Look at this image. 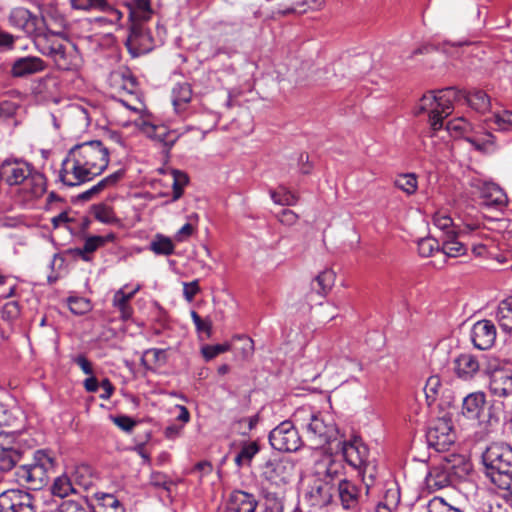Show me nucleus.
<instances>
[{
  "mask_svg": "<svg viewBox=\"0 0 512 512\" xmlns=\"http://www.w3.org/2000/svg\"><path fill=\"white\" fill-rule=\"evenodd\" d=\"M109 161V150L101 141L76 144L63 160L59 178L67 186L80 185L101 175Z\"/></svg>",
  "mask_w": 512,
  "mask_h": 512,
  "instance_id": "1",
  "label": "nucleus"
},
{
  "mask_svg": "<svg viewBox=\"0 0 512 512\" xmlns=\"http://www.w3.org/2000/svg\"><path fill=\"white\" fill-rule=\"evenodd\" d=\"M38 51L49 57L61 71H77L82 65L81 55L75 45L59 33L47 31L36 40Z\"/></svg>",
  "mask_w": 512,
  "mask_h": 512,
  "instance_id": "2",
  "label": "nucleus"
},
{
  "mask_svg": "<svg viewBox=\"0 0 512 512\" xmlns=\"http://www.w3.org/2000/svg\"><path fill=\"white\" fill-rule=\"evenodd\" d=\"M482 463L491 482L512 497V447L503 443L490 444L482 453Z\"/></svg>",
  "mask_w": 512,
  "mask_h": 512,
  "instance_id": "3",
  "label": "nucleus"
},
{
  "mask_svg": "<svg viewBox=\"0 0 512 512\" xmlns=\"http://www.w3.org/2000/svg\"><path fill=\"white\" fill-rule=\"evenodd\" d=\"M0 179L9 186L24 184L30 198L41 197L46 192V177L21 159H6L0 167Z\"/></svg>",
  "mask_w": 512,
  "mask_h": 512,
  "instance_id": "4",
  "label": "nucleus"
},
{
  "mask_svg": "<svg viewBox=\"0 0 512 512\" xmlns=\"http://www.w3.org/2000/svg\"><path fill=\"white\" fill-rule=\"evenodd\" d=\"M294 419L305 429L307 441L313 449L323 448L337 441L339 431L334 422L321 413H314L309 407L296 410Z\"/></svg>",
  "mask_w": 512,
  "mask_h": 512,
  "instance_id": "5",
  "label": "nucleus"
},
{
  "mask_svg": "<svg viewBox=\"0 0 512 512\" xmlns=\"http://www.w3.org/2000/svg\"><path fill=\"white\" fill-rule=\"evenodd\" d=\"M55 466V458L50 451L40 449L34 452L30 464L17 467V482L29 490H40L48 484L49 472Z\"/></svg>",
  "mask_w": 512,
  "mask_h": 512,
  "instance_id": "6",
  "label": "nucleus"
},
{
  "mask_svg": "<svg viewBox=\"0 0 512 512\" xmlns=\"http://www.w3.org/2000/svg\"><path fill=\"white\" fill-rule=\"evenodd\" d=\"M447 88L437 91L436 93L430 92L421 98L416 114L428 110L429 124H430V137H437L440 130H448V124L444 125V119L448 117L446 108L448 107V97L446 95Z\"/></svg>",
  "mask_w": 512,
  "mask_h": 512,
  "instance_id": "7",
  "label": "nucleus"
},
{
  "mask_svg": "<svg viewBox=\"0 0 512 512\" xmlns=\"http://www.w3.org/2000/svg\"><path fill=\"white\" fill-rule=\"evenodd\" d=\"M345 461L364 475L371 469L375 470V464L369 461V449L360 437L354 436L350 440H339L336 444Z\"/></svg>",
  "mask_w": 512,
  "mask_h": 512,
  "instance_id": "8",
  "label": "nucleus"
},
{
  "mask_svg": "<svg viewBox=\"0 0 512 512\" xmlns=\"http://www.w3.org/2000/svg\"><path fill=\"white\" fill-rule=\"evenodd\" d=\"M271 446L282 452H295L302 446L303 442L298 430L291 421H283L269 434Z\"/></svg>",
  "mask_w": 512,
  "mask_h": 512,
  "instance_id": "9",
  "label": "nucleus"
},
{
  "mask_svg": "<svg viewBox=\"0 0 512 512\" xmlns=\"http://www.w3.org/2000/svg\"><path fill=\"white\" fill-rule=\"evenodd\" d=\"M9 23L16 29L23 31L26 35L34 38V43L40 35H45L43 30L44 19L31 13L24 7L12 9L9 15Z\"/></svg>",
  "mask_w": 512,
  "mask_h": 512,
  "instance_id": "10",
  "label": "nucleus"
},
{
  "mask_svg": "<svg viewBox=\"0 0 512 512\" xmlns=\"http://www.w3.org/2000/svg\"><path fill=\"white\" fill-rule=\"evenodd\" d=\"M473 127L464 118L458 117L450 120V137L463 138L479 151H488L495 144V136L487 132L484 139L472 135Z\"/></svg>",
  "mask_w": 512,
  "mask_h": 512,
  "instance_id": "11",
  "label": "nucleus"
},
{
  "mask_svg": "<svg viewBox=\"0 0 512 512\" xmlns=\"http://www.w3.org/2000/svg\"><path fill=\"white\" fill-rule=\"evenodd\" d=\"M0 512H36L34 497L22 489H8L0 493Z\"/></svg>",
  "mask_w": 512,
  "mask_h": 512,
  "instance_id": "12",
  "label": "nucleus"
},
{
  "mask_svg": "<svg viewBox=\"0 0 512 512\" xmlns=\"http://www.w3.org/2000/svg\"><path fill=\"white\" fill-rule=\"evenodd\" d=\"M295 466L288 459H269L262 467L261 476L271 485L282 486L290 482Z\"/></svg>",
  "mask_w": 512,
  "mask_h": 512,
  "instance_id": "13",
  "label": "nucleus"
},
{
  "mask_svg": "<svg viewBox=\"0 0 512 512\" xmlns=\"http://www.w3.org/2000/svg\"><path fill=\"white\" fill-rule=\"evenodd\" d=\"M440 412L433 426L427 431V442L437 452L448 451V413L443 405L439 404Z\"/></svg>",
  "mask_w": 512,
  "mask_h": 512,
  "instance_id": "14",
  "label": "nucleus"
},
{
  "mask_svg": "<svg viewBox=\"0 0 512 512\" xmlns=\"http://www.w3.org/2000/svg\"><path fill=\"white\" fill-rule=\"evenodd\" d=\"M129 31L125 45L132 57H138L152 50V37L141 23L131 24Z\"/></svg>",
  "mask_w": 512,
  "mask_h": 512,
  "instance_id": "15",
  "label": "nucleus"
},
{
  "mask_svg": "<svg viewBox=\"0 0 512 512\" xmlns=\"http://www.w3.org/2000/svg\"><path fill=\"white\" fill-rule=\"evenodd\" d=\"M497 330L495 324L488 319H482L473 324L470 338L473 346L479 350L490 349L496 341Z\"/></svg>",
  "mask_w": 512,
  "mask_h": 512,
  "instance_id": "16",
  "label": "nucleus"
},
{
  "mask_svg": "<svg viewBox=\"0 0 512 512\" xmlns=\"http://www.w3.org/2000/svg\"><path fill=\"white\" fill-rule=\"evenodd\" d=\"M454 443L450 440V486L455 482L468 479L472 472V463L467 450L457 453L452 449Z\"/></svg>",
  "mask_w": 512,
  "mask_h": 512,
  "instance_id": "17",
  "label": "nucleus"
},
{
  "mask_svg": "<svg viewBox=\"0 0 512 512\" xmlns=\"http://www.w3.org/2000/svg\"><path fill=\"white\" fill-rule=\"evenodd\" d=\"M489 392L501 399L512 397V370L496 367L490 372Z\"/></svg>",
  "mask_w": 512,
  "mask_h": 512,
  "instance_id": "18",
  "label": "nucleus"
},
{
  "mask_svg": "<svg viewBox=\"0 0 512 512\" xmlns=\"http://www.w3.org/2000/svg\"><path fill=\"white\" fill-rule=\"evenodd\" d=\"M71 7L82 11H100L108 14L111 25L120 24L123 13L112 6L107 0H70Z\"/></svg>",
  "mask_w": 512,
  "mask_h": 512,
  "instance_id": "19",
  "label": "nucleus"
},
{
  "mask_svg": "<svg viewBox=\"0 0 512 512\" xmlns=\"http://www.w3.org/2000/svg\"><path fill=\"white\" fill-rule=\"evenodd\" d=\"M450 98L459 101L463 100L472 109L481 114L486 113L491 108L490 97L483 90H475L467 93L454 87H450Z\"/></svg>",
  "mask_w": 512,
  "mask_h": 512,
  "instance_id": "20",
  "label": "nucleus"
},
{
  "mask_svg": "<svg viewBox=\"0 0 512 512\" xmlns=\"http://www.w3.org/2000/svg\"><path fill=\"white\" fill-rule=\"evenodd\" d=\"M48 65L37 56H25L17 58L11 66V74L16 78H23L46 70Z\"/></svg>",
  "mask_w": 512,
  "mask_h": 512,
  "instance_id": "21",
  "label": "nucleus"
},
{
  "mask_svg": "<svg viewBox=\"0 0 512 512\" xmlns=\"http://www.w3.org/2000/svg\"><path fill=\"white\" fill-rule=\"evenodd\" d=\"M486 404V395L482 391L472 392L462 400L461 413L467 419L477 420Z\"/></svg>",
  "mask_w": 512,
  "mask_h": 512,
  "instance_id": "22",
  "label": "nucleus"
},
{
  "mask_svg": "<svg viewBox=\"0 0 512 512\" xmlns=\"http://www.w3.org/2000/svg\"><path fill=\"white\" fill-rule=\"evenodd\" d=\"M482 205L501 209L507 205L506 193L495 183H484L481 188Z\"/></svg>",
  "mask_w": 512,
  "mask_h": 512,
  "instance_id": "23",
  "label": "nucleus"
},
{
  "mask_svg": "<svg viewBox=\"0 0 512 512\" xmlns=\"http://www.w3.org/2000/svg\"><path fill=\"white\" fill-rule=\"evenodd\" d=\"M338 496L344 509L352 511L357 510L360 490L353 482L347 479L340 480L338 483Z\"/></svg>",
  "mask_w": 512,
  "mask_h": 512,
  "instance_id": "24",
  "label": "nucleus"
},
{
  "mask_svg": "<svg viewBox=\"0 0 512 512\" xmlns=\"http://www.w3.org/2000/svg\"><path fill=\"white\" fill-rule=\"evenodd\" d=\"M141 289L140 285H137L131 292L126 293L124 288L117 290L112 299V305L120 313V318L123 321H127L133 316V308L130 305V301L133 299L135 294Z\"/></svg>",
  "mask_w": 512,
  "mask_h": 512,
  "instance_id": "25",
  "label": "nucleus"
},
{
  "mask_svg": "<svg viewBox=\"0 0 512 512\" xmlns=\"http://www.w3.org/2000/svg\"><path fill=\"white\" fill-rule=\"evenodd\" d=\"M257 500L253 494L235 490L229 497V510L232 512H255Z\"/></svg>",
  "mask_w": 512,
  "mask_h": 512,
  "instance_id": "26",
  "label": "nucleus"
},
{
  "mask_svg": "<svg viewBox=\"0 0 512 512\" xmlns=\"http://www.w3.org/2000/svg\"><path fill=\"white\" fill-rule=\"evenodd\" d=\"M479 367L478 359L472 354H461L454 360L455 374L464 380L473 378Z\"/></svg>",
  "mask_w": 512,
  "mask_h": 512,
  "instance_id": "27",
  "label": "nucleus"
},
{
  "mask_svg": "<svg viewBox=\"0 0 512 512\" xmlns=\"http://www.w3.org/2000/svg\"><path fill=\"white\" fill-rule=\"evenodd\" d=\"M125 175V171L123 169H119L116 172L106 176L101 179L97 184L93 185L90 189L79 195L81 200H90L94 195L99 194L100 192L115 187Z\"/></svg>",
  "mask_w": 512,
  "mask_h": 512,
  "instance_id": "28",
  "label": "nucleus"
},
{
  "mask_svg": "<svg viewBox=\"0 0 512 512\" xmlns=\"http://www.w3.org/2000/svg\"><path fill=\"white\" fill-rule=\"evenodd\" d=\"M192 88L189 83H177L172 89V103L176 113H184L192 99Z\"/></svg>",
  "mask_w": 512,
  "mask_h": 512,
  "instance_id": "29",
  "label": "nucleus"
},
{
  "mask_svg": "<svg viewBox=\"0 0 512 512\" xmlns=\"http://www.w3.org/2000/svg\"><path fill=\"white\" fill-rule=\"evenodd\" d=\"M131 24L147 21L151 14V0H132L126 4Z\"/></svg>",
  "mask_w": 512,
  "mask_h": 512,
  "instance_id": "30",
  "label": "nucleus"
},
{
  "mask_svg": "<svg viewBox=\"0 0 512 512\" xmlns=\"http://www.w3.org/2000/svg\"><path fill=\"white\" fill-rule=\"evenodd\" d=\"M495 318L503 332H512V296L499 302Z\"/></svg>",
  "mask_w": 512,
  "mask_h": 512,
  "instance_id": "31",
  "label": "nucleus"
},
{
  "mask_svg": "<svg viewBox=\"0 0 512 512\" xmlns=\"http://www.w3.org/2000/svg\"><path fill=\"white\" fill-rule=\"evenodd\" d=\"M260 451V445L257 441H245L241 444L240 451L235 457V463L238 467L250 465L254 456Z\"/></svg>",
  "mask_w": 512,
  "mask_h": 512,
  "instance_id": "32",
  "label": "nucleus"
},
{
  "mask_svg": "<svg viewBox=\"0 0 512 512\" xmlns=\"http://www.w3.org/2000/svg\"><path fill=\"white\" fill-rule=\"evenodd\" d=\"M335 273L330 269L320 272L312 282V289L319 295H326L334 285Z\"/></svg>",
  "mask_w": 512,
  "mask_h": 512,
  "instance_id": "33",
  "label": "nucleus"
},
{
  "mask_svg": "<svg viewBox=\"0 0 512 512\" xmlns=\"http://www.w3.org/2000/svg\"><path fill=\"white\" fill-rule=\"evenodd\" d=\"M51 492L54 496L60 498L67 497L72 493H78L72 479L67 475H61L54 480L51 486Z\"/></svg>",
  "mask_w": 512,
  "mask_h": 512,
  "instance_id": "34",
  "label": "nucleus"
},
{
  "mask_svg": "<svg viewBox=\"0 0 512 512\" xmlns=\"http://www.w3.org/2000/svg\"><path fill=\"white\" fill-rule=\"evenodd\" d=\"M94 497L103 512H125L124 506L113 494L97 492Z\"/></svg>",
  "mask_w": 512,
  "mask_h": 512,
  "instance_id": "35",
  "label": "nucleus"
},
{
  "mask_svg": "<svg viewBox=\"0 0 512 512\" xmlns=\"http://www.w3.org/2000/svg\"><path fill=\"white\" fill-rule=\"evenodd\" d=\"M149 249L156 255L170 256L175 251L172 240L162 234H156L151 241Z\"/></svg>",
  "mask_w": 512,
  "mask_h": 512,
  "instance_id": "36",
  "label": "nucleus"
},
{
  "mask_svg": "<svg viewBox=\"0 0 512 512\" xmlns=\"http://www.w3.org/2000/svg\"><path fill=\"white\" fill-rule=\"evenodd\" d=\"M309 496L313 505H328L332 498L331 487L328 483H320L311 489Z\"/></svg>",
  "mask_w": 512,
  "mask_h": 512,
  "instance_id": "37",
  "label": "nucleus"
},
{
  "mask_svg": "<svg viewBox=\"0 0 512 512\" xmlns=\"http://www.w3.org/2000/svg\"><path fill=\"white\" fill-rule=\"evenodd\" d=\"M21 458L18 448L0 447V470L7 472L15 467Z\"/></svg>",
  "mask_w": 512,
  "mask_h": 512,
  "instance_id": "38",
  "label": "nucleus"
},
{
  "mask_svg": "<svg viewBox=\"0 0 512 512\" xmlns=\"http://www.w3.org/2000/svg\"><path fill=\"white\" fill-rule=\"evenodd\" d=\"M92 214L96 220L104 224H114L119 222L113 208L104 203L93 205Z\"/></svg>",
  "mask_w": 512,
  "mask_h": 512,
  "instance_id": "39",
  "label": "nucleus"
},
{
  "mask_svg": "<svg viewBox=\"0 0 512 512\" xmlns=\"http://www.w3.org/2000/svg\"><path fill=\"white\" fill-rule=\"evenodd\" d=\"M270 196L275 204L282 206H294L299 197L284 186H279L278 191L270 190Z\"/></svg>",
  "mask_w": 512,
  "mask_h": 512,
  "instance_id": "40",
  "label": "nucleus"
},
{
  "mask_svg": "<svg viewBox=\"0 0 512 512\" xmlns=\"http://www.w3.org/2000/svg\"><path fill=\"white\" fill-rule=\"evenodd\" d=\"M72 477L74 486L78 485L84 489H88L93 484L91 469L87 465L76 467Z\"/></svg>",
  "mask_w": 512,
  "mask_h": 512,
  "instance_id": "41",
  "label": "nucleus"
},
{
  "mask_svg": "<svg viewBox=\"0 0 512 512\" xmlns=\"http://www.w3.org/2000/svg\"><path fill=\"white\" fill-rule=\"evenodd\" d=\"M173 183H172V201L180 199L183 195V189L188 184L189 178L185 172L179 170L172 171Z\"/></svg>",
  "mask_w": 512,
  "mask_h": 512,
  "instance_id": "42",
  "label": "nucleus"
},
{
  "mask_svg": "<svg viewBox=\"0 0 512 512\" xmlns=\"http://www.w3.org/2000/svg\"><path fill=\"white\" fill-rule=\"evenodd\" d=\"M490 121L496 126L495 129L498 131H512V111L504 110L495 113Z\"/></svg>",
  "mask_w": 512,
  "mask_h": 512,
  "instance_id": "43",
  "label": "nucleus"
},
{
  "mask_svg": "<svg viewBox=\"0 0 512 512\" xmlns=\"http://www.w3.org/2000/svg\"><path fill=\"white\" fill-rule=\"evenodd\" d=\"M325 6V0H304L302 2L297 3L294 7H291L284 11V14L287 13H305L308 10L318 11L321 10Z\"/></svg>",
  "mask_w": 512,
  "mask_h": 512,
  "instance_id": "44",
  "label": "nucleus"
},
{
  "mask_svg": "<svg viewBox=\"0 0 512 512\" xmlns=\"http://www.w3.org/2000/svg\"><path fill=\"white\" fill-rule=\"evenodd\" d=\"M441 380L439 376L434 375L428 378L424 387V392L428 405H431L438 399Z\"/></svg>",
  "mask_w": 512,
  "mask_h": 512,
  "instance_id": "45",
  "label": "nucleus"
},
{
  "mask_svg": "<svg viewBox=\"0 0 512 512\" xmlns=\"http://www.w3.org/2000/svg\"><path fill=\"white\" fill-rule=\"evenodd\" d=\"M395 185L408 195H412L417 190V179L414 174L399 175L395 179Z\"/></svg>",
  "mask_w": 512,
  "mask_h": 512,
  "instance_id": "46",
  "label": "nucleus"
},
{
  "mask_svg": "<svg viewBox=\"0 0 512 512\" xmlns=\"http://www.w3.org/2000/svg\"><path fill=\"white\" fill-rule=\"evenodd\" d=\"M67 302L70 311L75 315H83L91 310V303L86 298L71 296Z\"/></svg>",
  "mask_w": 512,
  "mask_h": 512,
  "instance_id": "47",
  "label": "nucleus"
},
{
  "mask_svg": "<svg viewBox=\"0 0 512 512\" xmlns=\"http://www.w3.org/2000/svg\"><path fill=\"white\" fill-rule=\"evenodd\" d=\"M439 243L435 238L427 237L418 242V252L422 257H432L434 253H439Z\"/></svg>",
  "mask_w": 512,
  "mask_h": 512,
  "instance_id": "48",
  "label": "nucleus"
},
{
  "mask_svg": "<svg viewBox=\"0 0 512 512\" xmlns=\"http://www.w3.org/2000/svg\"><path fill=\"white\" fill-rule=\"evenodd\" d=\"M506 412L504 399H494L488 409L489 421L498 422L501 417L506 415Z\"/></svg>",
  "mask_w": 512,
  "mask_h": 512,
  "instance_id": "49",
  "label": "nucleus"
},
{
  "mask_svg": "<svg viewBox=\"0 0 512 512\" xmlns=\"http://www.w3.org/2000/svg\"><path fill=\"white\" fill-rule=\"evenodd\" d=\"M60 512H94L93 506L87 502H77L73 500L64 501L59 509Z\"/></svg>",
  "mask_w": 512,
  "mask_h": 512,
  "instance_id": "50",
  "label": "nucleus"
},
{
  "mask_svg": "<svg viewBox=\"0 0 512 512\" xmlns=\"http://www.w3.org/2000/svg\"><path fill=\"white\" fill-rule=\"evenodd\" d=\"M428 488L432 491H437L448 486V473L441 472L435 475L430 474L427 478Z\"/></svg>",
  "mask_w": 512,
  "mask_h": 512,
  "instance_id": "51",
  "label": "nucleus"
},
{
  "mask_svg": "<svg viewBox=\"0 0 512 512\" xmlns=\"http://www.w3.org/2000/svg\"><path fill=\"white\" fill-rule=\"evenodd\" d=\"M452 226L453 223L450 219V258L463 256L467 252L466 245L455 237L454 231L451 229Z\"/></svg>",
  "mask_w": 512,
  "mask_h": 512,
  "instance_id": "52",
  "label": "nucleus"
},
{
  "mask_svg": "<svg viewBox=\"0 0 512 512\" xmlns=\"http://www.w3.org/2000/svg\"><path fill=\"white\" fill-rule=\"evenodd\" d=\"M155 137L169 150L176 143L178 135L175 131H168L165 127L156 131Z\"/></svg>",
  "mask_w": 512,
  "mask_h": 512,
  "instance_id": "53",
  "label": "nucleus"
},
{
  "mask_svg": "<svg viewBox=\"0 0 512 512\" xmlns=\"http://www.w3.org/2000/svg\"><path fill=\"white\" fill-rule=\"evenodd\" d=\"M230 349V344H216V345H206L202 347L201 352L205 360L209 361L214 357L222 354Z\"/></svg>",
  "mask_w": 512,
  "mask_h": 512,
  "instance_id": "54",
  "label": "nucleus"
},
{
  "mask_svg": "<svg viewBox=\"0 0 512 512\" xmlns=\"http://www.w3.org/2000/svg\"><path fill=\"white\" fill-rule=\"evenodd\" d=\"M191 318L198 332H203L207 337L211 336L212 323L210 320L202 319L196 311H191Z\"/></svg>",
  "mask_w": 512,
  "mask_h": 512,
  "instance_id": "55",
  "label": "nucleus"
},
{
  "mask_svg": "<svg viewBox=\"0 0 512 512\" xmlns=\"http://www.w3.org/2000/svg\"><path fill=\"white\" fill-rule=\"evenodd\" d=\"M113 423L125 432H131L136 426V421L126 415L112 417Z\"/></svg>",
  "mask_w": 512,
  "mask_h": 512,
  "instance_id": "56",
  "label": "nucleus"
},
{
  "mask_svg": "<svg viewBox=\"0 0 512 512\" xmlns=\"http://www.w3.org/2000/svg\"><path fill=\"white\" fill-rule=\"evenodd\" d=\"M199 291L200 287L198 280L183 283V296L188 302H192Z\"/></svg>",
  "mask_w": 512,
  "mask_h": 512,
  "instance_id": "57",
  "label": "nucleus"
},
{
  "mask_svg": "<svg viewBox=\"0 0 512 512\" xmlns=\"http://www.w3.org/2000/svg\"><path fill=\"white\" fill-rule=\"evenodd\" d=\"M298 218V215L290 209H283L277 214L278 221L286 226L294 225Z\"/></svg>",
  "mask_w": 512,
  "mask_h": 512,
  "instance_id": "58",
  "label": "nucleus"
},
{
  "mask_svg": "<svg viewBox=\"0 0 512 512\" xmlns=\"http://www.w3.org/2000/svg\"><path fill=\"white\" fill-rule=\"evenodd\" d=\"M72 361L73 363L77 364L86 375L94 374L93 365L85 355L79 354L77 356H74L72 358Z\"/></svg>",
  "mask_w": 512,
  "mask_h": 512,
  "instance_id": "59",
  "label": "nucleus"
},
{
  "mask_svg": "<svg viewBox=\"0 0 512 512\" xmlns=\"http://www.w3.org/2000/svg\"><path fill=\"white\" fill-rule=\"evenodd\" d=\"M101 247V240L99 239V235L89 236L84 241V252L89 254V256H93V253Z\"/></svg>",
  "mask_w": 512,
  "mask_h": 512,
  "instance_id": "60",
  "label": "nucleus"
},
{
  "mask_svg": "<svg viewBox=\"0 0 512 512\" xmlns=\"http://www.w3.org/2000/svg\"><path fill=\"white\" fill-rule=\"evenodd\" d=\"M428 512H448V503L443 497H434L428 503Z\"/></svg>",
  "mask_w": 512,
  "mask_h": 512,
  "instance_id": "61",
  "label": "nucleus"
},
{
  "mask_svg": "<svg viewBox=\"0 0 512 512\" xmlns=\"http://www.w3.org/2000/svg\"><path fill=\"white\" fill-rule=\"evenodd\" d=\"M431 51H445V44L440 45L439 43L435 42L423 44L412 52L411 57L419 54L429 53Z\"/></svg>",
  "mask_w": 512,
  "mask_h": 512,
  "instance_id": "62",
  "label": "nucleus"
},
{
  "mask_svg": "<svg viewBox=\"0 0 512 512\" xmlns=\"http://www.w3.org/2000/svg\"><path fill=\"white\" fill-rule=\"evenodd\" d=\"M195 227L191 223L183 225L175 234V239L178 242H183L193 235Z\"/></svg>",
  "mask_w": 512,
  "mask_h": 512,
  "instance_id": "63",
  "label": "nucleus"
},
{
  "mask_svg": "<svg viewBox=\"0 0 512 512\" xmlns=\"http://www.w3.org/2000/svg\"><path fill=\"white\" fill-rule=\"evenodd\" d=\"M479 512H509L508 508L500 503H483Z\"/></svg>",
  "mask_w": 512,
  "mask_h": 512,
  "instance_id": "64",
  "label": "nucleus"
}]
</instances>
